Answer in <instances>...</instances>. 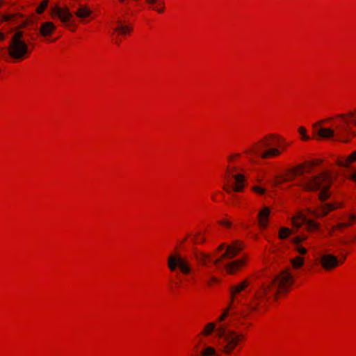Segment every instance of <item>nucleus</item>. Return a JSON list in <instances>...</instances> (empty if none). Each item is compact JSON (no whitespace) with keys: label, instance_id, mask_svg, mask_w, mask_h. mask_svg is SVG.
Instances as JSON below:
<instances>
[{"label":"nucleus","instance_id":"nucleus-43","mask_svg":"<svg viewBox=\"0 0 356 356\" xmlns=\"http://www.w3.org/2000/svg\"><path fill=\"white\" fill-rule=\"evenodd\" d=\"M222 193L220 192H216V193H214L212 196H211V199L213 201H216L217 200V197L218 195H220Z\"/></svg>","mask_w":356,"mask_h":356},{"label":"nucleus","instance_id":"nucleus-23","mask_svg":"<svg viewBox=\"0 0 356 356\" xmlns=\"http://www.w3.org/2000/svg\"><path fill=\"white\" fill-rule=\"evenodd\" d=\"M284 150V149L270 148L261 154V158L262 159H268L270 158L277 157L282 154Z\"/></svg>","mask_w":356,"mask_h":356},{"label":"nucleus","instance_id":"nucleus-21","mask_svg":"<svg viewBox=\"0 0 356 356\" xmlns=\"http://www.w3.org/2000/svg\"><path fill=\"white\" fill-rule=\"evenodd\" d=\"M145 3L151 10L161 14L165 9L164 0H145Z\"/></svg>","mask_w":356,"mask_h":356},{"label":"nucleus","instance_id":"nucleus-12","mask_svg":"<svg viewBox=\"0 0 356 356\" xmlns=\"http://www.w3.org/2000/svg\"><path fill=\"white\" fill-rule=\"evenodd\" d=\"M322 163V160L315 159L311 161H305L303 163L296 165V172L298 175L302 176L304 174H310L312 172L314 168L320 165Z\"/></svg>","mask_w":356,"mask_h":356},{"label":"nucleus","instance_id":"nucleus-48","mask_svg":"<svg viewBox=\"0 0 356 356\" xmlns=\"http://www.w3.org/2000/svg\"><path fill=\"white\" fill-rule=\"evenodd\" d=\"M29 24H31L29 23L28 19H27L19 27H25L26 26L29 25Z\"/></svg>","mask_w":356,"mask_h":356},{"label":"nucleus","instance_id":"nucleus-29","mask_svg":"<svg viewBox=\"0 0 356 356\" xmlns=\"http://www.w3.org/2000/svg\"><path fill=\"white\" fill-rule=\"evenodd\" d=\"M331 186H327V184L324 185L321 188L319 194H318V198L321 201L323 202L327 200L330 194L329 193V189Z\"/></svg>","mask_w":356,"mask_h":356},{"label":"nucleus","instance_id":"nucleus-39","mask_svg":"<svg viewBox=\"0 0 356 356\" xmlns=\"http://www.w3.org/2000/svg\"><path fill=\"white\" fill-rule=\"evenodd\" d=\"M220 224L222 226H223V227H226L227 229L231 228L232 227V225L230 221H228V220H226L220 221Z\"/></svg>","mask_w":356,"mask_h":356},{"label":"nucleus","instance_id":"nucleus-40","mask_svg":"<svg viewBox=\"0 0 356 356\" xmlns=\"http://www.w3.org/2000/svg\"><path fill=\"white\" fill-rule=\"evenodd\" d=\"M38 17L35 15L33 14L28 18V22L31 24L35 23L38 21Z\"/></svg>","mask_w":356,"mask_h":356},{"label":"nucleus","instance_id":"nucleus-44","mask_svg":"<svg viewBox=\"0 0 356 356\" xmlns=\"http://www.w3.org/2000/svg\"><path fill=\"white\" fill-rule=\"evenodd\" d=\"M223 190L227 192V193H230L232 190L231 188L227 185H224L222 187Z\"/></svg>","mask_w":356,"mask_h":356},{"label":"nucleus","instance_id":"nucleus-38","mask_svg":"<svg viewBox=\"0 0 356 356\" xmlns=\"http://www.w3.org/2000/svg\"><path fill=\"white\" fill-rule=\"evenodd\" d=\"M296 250L299 254L302 255L307 252V250L303 246H298Z\"/></svg>","mask_w":356,"mask_h":356},{"label":"nucleus","instance_id":"nucleus-13","mask_svg":"<svg viewBox=\"0 0 356 356\" xmlns=\"http://www.w3.org/2000/svg\"><path fill=\"white\" fill-rule=\"evenodd\" d=\"M275 288L273 282L267 284H263L257 291L255 293L256 298L264 300L268 298L270 296H273L275 298Z\"/></svg>","mask_w":356,"mask_h":356},{"label":"nucleus","instance_id":"nucleus-31","mask_svg":"<svg viewBox=\"0 0 356 356\" xmlns=\"http://www.w3.org/2000/svg\"><path fill=\"white\" fill-rule=\"evenodd\" d=\"M234 302L230 301L227 307L223 311L222 314L218 317V322H222L225 321V319L227 318L228 316H229L230 311L233 307V305Z\"/></svg>","mask_w":356,"mask_h":356},{"label":"nucleus","instance_id":"nucleus-30","mask_svg":"<svg viewBox=\"0 0 356 356\" xmlns=\"http://www.w3.org/2000/svg\"><path fill=\"white\" fill-rule=\"evenodd\" d=\"M291 264L294 269H299L304 265L305 259L300 256H296L291 259Z\"/></svg>","mask_w":356,"mask_h":356},{"label":"nucleus","instance_id":"nucleus-26","mask_svg":"<svg viewBox=\"0 0 356 356\" xmlns=\"http://www.w3.org/2000/svg\"><path fill=\"white\" fill-rule=\"evenodd\" d=\"M305 218L301 213H296L291 219V223L293 227L298 229L304 223L305 224Z\"/></svg>","mask_w":356,"mask_h":356},{"label":"nucleus","instance_id":"nucleus-51","mask_svg":"<svg viewBox=\"0 0 356 356\" xmlns=\"http://www.w3.org/2000/svg\"><path fill=\"white\" fill-rule=\"evenodd\" d=\"M48 2H49V0H46V1H45L46 7L47 6Z\"/></svg>","mask_w":356,"mask_h":356},{"label":"nucleus","instance_id":"nucleus-28","mask_svg":"<svg viewBox=\"0 0 356 356\" xmlns=\"http://www.w3.org/2000/svg\"><path fill=\"white\" fill-rule=\"evenodd\" d=\"M55 29L56 26L52 22H46V42H54L58 38V37L54 39L49 38Z\"/></svg>","mask_w":356,"mask_h":356},{"label":"nucleus","instance_id":"nucleus-25","mask_svg":"<svg viewBox=\"0 0 356 356\" xmlns=\"http://www.w3.org/2000/svg\"><path fill=\"white\" fill-rule=\"evenodd\" d=\"M321 227L320 222L314 220L308 219L305 221V229L310 233L317 232Z\"/></svg>","mask_w":356,"mask_h":356},{"label":"nucleus","instance_id":"nucleus-9","mask_svg":"<svg viewBox=\"0 0 356 356\" xmlns=\"http://www.w3.org/2000/svg\"><path fill=\"white\" fill-rule=\"evenodd\" d=\"M343 208V204L341 202L327 203L321 205L311 211V213L317 218H322L327 216L331 211Z\"/></svg>","mask_w":356,"mask_h":356},{"label":"nucleus","instance_id":"nucleus-37","mask_svg":"<svg viewBox=\"0 0 356 356\" xmlns=\"http://www.w3.org/2000/svg\"><path fill=\"white\" fill-rule=\"evenodd\" d=\"M286 182V181H285V179L284 177L282 176H280V177H277L275 179V184L276 185H280V184H282L283 183H285Z\"/></svg>","mask_w":356,"mask_h":356},{"label":"nucleus","instance_id":"nucleus-34","mask_svg":"<svg viewBox=\"0 0 356 356\" xmlns=\"http://www.w3.org/2000/svg\"><path fill=\"white\" fill-rule=\"evenodd\" d=\"M298 133L301 136V140L306 141L309 139V137L307 135V129L305 127H300L298 129Z\"/></svg>","mask_w":356,"mask_h":356},{"label":"nucleus","instance_id":"nucleus-6","mask_svg":"<svg viewBox=\"0 0 356 356\" xmlns=\"http://www.w3.org/2000/svg\"><path fill=\"white\" fill-rule=\"evenodd\" d=\"M332 172L324 170L316 176L309 177L302 184L301 187L306 192H314L321 189L325 184L327 186H332Z\"/></svg>","mask_w":356,"mask_h":356},{"label":"nucleus","instance_id":"nucleus-1","mask_svg":"<svg viewBox=\"0 0 356 356\" xmlns=\"http://www.w3.org/2000/svg\"><path fill=\"white\" fill-rule=\"evenodd\" d=\"M330 126L334 128L336 139L342 143H349L356 136V109L346 114L336 115L319 122L320 125Z\"/></svg>","mask_w":356,"mask_h":356},{"label":"nucleus","instance_id":"nucleus-27","mask_svg":"<svg viewBox=\"0 0 356 356\" xmlns=\"http://www.w3.org/2000/svg\"><path fill=\"white\" fill-rule=\"evenodd\" d=\"M296 167L295 165L284 172L283 177H284L286 182L293 181L296 177H300V175H298V172H296Z\"/></svg>","mask_w":356,"mask_h":356},{"label":"nucleus","instance_id":"nucleus-3","mask_svg":"<svg viewBox=\"0 0 356 356\" xmlns=\"http://www.w3.org/2000/svg\"><path fill=\"white\" fill-rule=\"evenodd\" d=\"M245 341V336L242 332L228 330L222 338L220 351L226 356H236V351L240 350Z\"/></svg>","mask_w":356,"mask_h":356},{"label":"nucleus","instance_id":"nucleus-14","mask_svg":"<svg viewBox=\"0 0 356 356\" xmlns=\"http://www.w3.org/2000/svg\"><path fill=\"white\" fill-rule=\"evenodd\" d=\"M356 224V213H350L347 222H339L331 227L329 230V235L333 236L337 231L342 232L344 229Z\"/></svg>","mask_w":356,"mask_h":356},{"label":"nucleus","instance_id":"nucleus-5","mask_svg":"<svg viewBox=\"0 0 356 356\" xmlns=\"http://www.w3.org/2000/svg\"><path fill=\"white\" fill-rule=\"evenodd\" d=\"M272 282L276 290L275 299H278L285 296L290 291L295 279L290 270L286 269L282 271Z\"/></svg>","mask_w":356,"mask_h":356},{"label":"nucleus","instance_id":"nucleus-32","mask_svg":"<svg viewBox=\"0 0 356 356\" xmlns=\"http://www.w3.org/2000/svg\"><path fill=\"white\" fill-rule=\"evenodd\" d=\"M291 233L292 232L289 228L282 227L279 229L278 237L280 239L284 240L287 238Z\"/></svg>","mask_w":356,"mask_h":356},{"label":"nucleus","instance_id":"nucleus-22","mask_svg":"<svg viewBox=\"0 0 356 356\" xmlns=\"http://www.w3.org/2000/svg\"><path fill=\"white\" fill-rule=\"evenodd\" d=\"M193 257L197 263L202 266L207 265L212 260L211 256L209 253H207L197 250H195L193 252Z\"/></svg>","mask_w":356,"mask_h":356},{"label":"nucleus","instance_id":"nucleus-47","mask_svg":"<svg viewBox=\"0 0 356 356\" xmlns=\"http://www.w3.org/2000/svg\"><path fill=\"white\" fill-rule=\"evenodd\" d=\"M6 38L5 34L2 32H0V41H3Z\"/></svg>","mask_w":356,"mask_h":356},{"label":"nucleus","instance_id":"nucleus-17","mask_svg":"<svg viewBox=\"0 0 356 356\" xmlns=\"http://www.w3.org/2000/svg\"><path fill=\"white\" fill-rule=\"evenodd\" d=\"M133 31V26L125 21H118L114 32L119 35L126 36Z\"/></svg>","mask_w":356,"mask_h":356},{"label":"nucleus","instance_id":"nucleus-46","mask_svg":"<svg viewBox=\"0 0 356 356\" xmlns=\"http://www.w3.org/2000/svg\"><path fill=\"white\" fill-rule=\"evenodd\" d=\"M224 248H225V244H224V243H222V244H220V245L218 247V248H217L216 251H217V252H220V251H222V250L224 249Z\"/></svg>","mask_w":356,"mask_h":356},{"label":"nucleus","instance_id":"nucleus-24","mask_svg":"<svg viewBox=\"0 0 356 356\" xmlns=\"http://www.w3.org/2000/svg\"><path fill=\"white\" fill-rule=\"evenodd\" d=\"M317 134L324 138H336L334 128L332 127L330 128L321 127L318 129Z\"/></svg>","mask_w":356,"mask_h":356},{"label":"nucleus","instance_id":"nucleus-7","mask_svg":"<svg viewBox=\"0 0 356 356\" xmlns=\"http://www.w3.org/2000/svg\"><path fill=\"white\" fill-rule=\"evenodd\" d=\"M167 266L170 272L179 270L183 275H188L193 271L190 261L179 252L169 254L167 259Z\"/></svg>","mask_w":356,"mask_h":356},{"label":"nucleus","instance_id":"nucleus-8","mask_svg":"<svg viewBox=\"0 0 356 356\" xmlns=\"http://www.w3.org/2000/svg\"><path fill=\"white\" fill-rule=\"evenodd\" d=\"M52 17H58L65 28L71 32H75L77 29V24L73 19V15L70 13L67 6L60 7L56 6L51 9Z\"/></svg>","mask_w":356,"mask_h":356},{"label":"nucleus","instance_id":"nucleus-10","mask_svg":"<svg viewBox=\"0 0 356 356\" xmlns=\"http://www.w3.org/2000/svg\"><path fill=\"white\" fill-rule=\"evenodd\" d=\"M321 268L327 272H331L343 264L338 258L332 254H323L319 259Z\"/></svg>","mask_w":356,"mask_h":356},{"label":"nucleus","instance_id":"nucleus-20","mask_svg":"<svg viewBox=\"0 0 356 356\" xmlns=\"http://www.w3.org/2000/svg\"><path fill=\"white\" fill-rule=\"evenodd\" d=\"M92 13V11L86 4L79 5L74 13V15L80 19V22L86 21L91 16Z\"/></svg>","mask_w":356,"mask_h":356},{"label":"nucleus","instance_id":"nucleus-36","mask_svg":"<svg viewBox=\"0 0 356 356\" xmlns=\"http://www.w3.org/2000/svg\"><path fill=\"white\" fill-rule=\"evenodd\" d=\"M44 11V1L40 2V6L36 8L37 14H42Z\"/></svg>","mask_w":356,"mask_h":356},{"label":"nucleus","instance_id":"nucleus-4","mask_svg":"<svg viewBox=\"0 0 356 356\" xmlns=\"http://www.w3.org/2000/svg\"><path fill=\"white\" fill-rule=\"evenodd\" d=\"M8 56L15 62H21L28 57L29 47L24 40V32L17 30L8 47Z\"/></svg>","mask_w":356,"mask_h":356},{"label":"nucleus","instance_id":"nucleus-49","mask_svg":"<svg viewBox=\"0 0 356 356\" xmlns=\"http://www.w3.org/2000/svg\"><path fill=\"white\" fill-rule=\"evenodd\" d=\"M355 241H356V235L353 237L352 240L349 243H350Z\"/></svg>","mask_w":356,"mask_h":356},{"label":"nucleus","instance_id":"nucleus-18","mask_svg":"<svg viewBox=\"0 0 356 356\" xmlns=\"http://www.w3.org/2000/svg\"><path fill=\"white\" fill-rule=\"evenodd\" d=\"M248 280H244L241 282L231 286L230 288V301L234 302L237 296L245 291L249 286Z\"/></svg>","mask_w":356,"mask_h":356},{"label":"nucleus","instance_id":"nucleus-11","mask_svg":"<svg viewBox=\"0 0 356 356\" xmlns=\"http://www.w3.org/2000/svg\"><path fill=\"white\" fill-rule=\"evenodd\" d=\"M243 249V243L241 241H236L227 247L225 252L222 256L214 261V264L218 266L220 261L225 259H232L236 257Z\"/></svg>","mask_w":356,"mask_h":356},{"label":"nucleus","instance_id":"nucleus-50","mask_svg":"<svg viewBox=\"0 0 356 356\" xmlns=\"http://www.w3.org/2000/svg\"><path fill=\"white\" fill-rule=\"evenodd\" d=\"M126 0H118L120 3H124Z\"/></svg>","mask_w":356,"mask_h":356},{"label":"nucleus","instance_id":"nucleus-19","mask_svg":"<svg viewBox=\"0 0 356 356\" xmlns=\"http://www.w3.org/2000/svg\"><path fill=\"white\" fill-rule=\"evenodd\" d=\"M356 162V149L347 156H339L336 161V165L342 168H349Z\"/></svg>","mask_w":356,"mask_h":356},{"label":"nucleus","instance_id":"nucleus-45","mask_svg":"<svg viewBox=\"0 0 356 356\" xmlns=\"http://www.w3.org/2000/svg\"><path fill=\"white\" fill-rule=\"evenodd\" d=\"M40 31L41 35H44V23L42 24L40 29Z\"/></svg>","mask_w":356,"mask_h":356},{"label":"nucleus","instance_id":"nucleus-35","mask_svg":"<svg viewBox=\"0 0 356 356\" xmlns=\"http://www.w3.org/2000/svg\"><path fill=\"white\" fill-rule=\"evenodd\" d=\"M307 238V236L302 234V235H300V236H297L294 237L292 239V241H293V243H294L296 244H299L300 243L305 241Z\"/></svg>","mask_w":356,"mask_h":356},{"label":"nucleus","instance_id":"nucleus-16","mask_svg":"<svg viewBox=\"0 0 356 356\" xmlns=\"http://www.w3.org/2000/svg\"><path fill=\"white\" fill-rule=\"evenodd\" d=\"M247 260L248 258L246 257H243L241 259L228 263L225 266L226 272L228 274H234L245 265Z\"/></svg>","mask_w":356,"mask_h":356},{"label":"nucleus","instance_id":"nucleus-42","mask_svg":"<svg viewBox=\"0 0 356 356\" xmlns=\"http://www.w3.org/2000/svg\"><path fill=\"white\" fill-rule=\"evenodd\" d=\"M348 179L356 184V171L349 175Z\"/></svg>","mask_w":356,"mask_h":356},{"label":"nucleus","instance_id":"nucleus-41","mask_svg":"<svg viewBox=\"0 0 356 356\" xmlns=\"http://www.w3.org/2000/svg\"><path fill=\"white\" fill-rule=\"evenodd\" d=\"M14 17L13 15H5L2 17L1 22H7Z\"/></svg>","mask_w":356,"mask_h":356},{"label":"nucleus","instance_id":"nucleus-33","mask_svg":"<svg viewBox=\"0 0 356 356\" xmlns=\"http://www.w3.org/2000/svg\"><path fill=\"white\" fill-rule=\"evenodd\" d=\"M251 191L257 195L261 196L266 193V190L259 186H253L251 187Z\"/></svg>","mask_w":356,"mask_h":356},{"label":"nucleus","instance_id":"nucleus-15","mask_svg":"<svg viewBox=\"0 0 356 356\" xmlns=\"http://www.w3.org/2000/svg\"><path fill=\"white\" fill-rule=\"evenodd\" d=\"M270 213V209L268 207L262 208L258 213L257 220L258 226L261 229H265L268 227L269 223V216Z\"/></svg>","mask_w":356,"mask_h":356},{"label":"nucleus","instance_id":"nucleus-2","mask_svg":"<svg viewBox=\"0 0 356 356\" xmlns=\"http://www.w3.org/2000/svg\"><path fill=\"white\" fill-rule=\"evenodd\" d=\"M241 155L233 153L227 156L224 177L227 181L233 182L232 190L235 193H243L247 186L246 170L238 164Z\"/></svg>","mask_w":356,"mask_h":356}]
</instances>
